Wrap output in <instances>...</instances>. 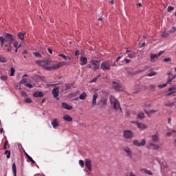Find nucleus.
Listing matches in <instances>:
<instances>
[{"instance_id":"34","label":"nucleus","mask_w":176,"mask_h":176,"mask_svg":"<svg viewBox=\"0 0 176 176\" xmlns=\"http://www.w3.org/2000/svg\"><path fill=\"white\" fill-rule=\"evenodd\" d=\"M99 78H101V74H98L96 78H93V80L91 81V83L97 82V80L99 79Z\"/></svg>"},{"instance_id":"10","label":"nucleus","mask_w":176,"mask_h":176,"mask_svg":"<svg viewBox=\"0 0 176 176\" xmlns=\"http://www.w3.org/2000/svg\"><path fill=\"white\" fill-rule=\"evenodd\" d=\"M176 93V85L171 87L168 89V92L166 94V97H170V96H173Z\"/></svg>"},{"instance_id":"58","label":"nucleus","mask_w":176,"mask_h":176,"mask_svg":"<svg viewBox=\"0 0 176 176\" xmlns=\"http://www.w3.org/2000/svg\"><path fill=\"white\" fill-rule=\"evenodd\" d=\"M0 63H6V60H5L4 58L0 57Z\"/></svg>"},{"instance_id":"7","label":"nucleus","mask_w":176,"mask_h":176,"mask_svg":"<svg viewBox=\"0 0 176 176\" xmlns=\"http://www.w3.org/2000/svg\"><path fill=\"white\" fill-rule=\"evenodd\" d=\"M5 38H6V42H9L10 45H12V42H13V41H14V39L16 38V36L9 34V33H6L5 34Z\"/></svg>"},{"instance_id":"35","label":"nucleus","mask_w":176,"mask_h":176,"mask_svg":"<svg viewBox=\"0 0 176 176\" xmlns=\"http://www.w3.org/2000/svg\"><path fill=\"white\" fill-rule=\"evenodd\" d=\"M168 35H170V32H166V31H164L162 34V36L163 38H166V36H168Z\"/></svg>"},{"instance_id":"5","label":"nucleus","mask_w":176,"mask_h":176,"mask_svg":"<svg viewBox=\"0 0 176 176\" xmlns=\"http://www.w3.org/2000/svg\"><path fill=\"white\" fill-rule=\"evenodd\" d=\"M123 137L126 140H131V138H134V133L130 130H125L123 132Z\"/></svg>"},{"instance_id":"43","label":"nucleus","mask_w":176,"mask_h":176,"mask_svg":"<svg viewBox=\"0 0 176 176\" xmlns=\"http://www.w3.org/2000/svg\"><path fill=\"white\" fill-rule=\"evenodd\" d=\"M79 164L82 168L85 167V162H83V160H80L79 161Z\"/></svg>"},{"instance_id":"8","label":"nucleus","mask_w":176,"mask_h":176,"mask_svg":"<svg viewBox=\"0 0 176 176\" xmlns=\"http://www.w3.org/2000/svg\"><path fill=\"white\" fill-rule=\"evenodd\" d=\"M145 144H146V140H145V139H142L141 140V142H138V140H134L133 141V144L135 146H144L145 145Z\"/></svg>"},{"instance_id":"13","label":"nucleus","mask_w":176,"mask_h":176,"mask_svg":"<svg viewBox=\"0 0 176 176\" xmlns=\"http://www.w3.org/2000/svg\"><path fill=\"white\" fill-rule=\"evenodd\" d=\"M163 53V52H160L159 54H151V63H155V61H156V59L159 58V57H160V55H162Z\"/></svg>"},{"instance_id":"38","label":"nucleus","mask_w":176,"mask_h":176,"mask_svg":"<svg viewBox=\"0 0 176 176\" xmlns=\"http://www.w3.org/2000/svg\"><path fill=\"white\" fill-rule=\"evenodd\" d=\"M0 42H1V45L3 46V45H5V38L0 36Z\"/></svg>"},{"instance_id":"28","label":"nucleus","mask_w":176,"mask_h":176,"mask_svg":"<svg viewBox=\"0 0 176 176\" xmlns=\"http://www.w3.org/2000/svg\"><path fill=\"white\" fill-rule=\"evenodd\" d=\"M25 35V33L19 32L18 34V38L19 39H21V41H24V36Z\"/></svg>"},{"instance_id":"29","label":"nucleus","mask_w":176,"mask_h":176,"mask_svg":"<svg viewBox=\"0 0 176 176\" xmlns=\"http://www.w3.org/2000/svg\"><path fill=\"white\" fill-rule=\"evenodd\" d=\"M141 171H143V173H145V174H148V175H153V174L151 170L145 168L141 169Z\"/></svg>"},{"instance_id":"55","label":"nucleus","mask_w":176,"mask_h":176,"mask_svg":"<svg viewBox=\"0 0 176 176\" xmlns=\"http://www.w3.org/2000/svg\"><path fill=\"white\" fill-rule=\"evenodd\" d=\"M144 107H146V108H149V107H151V103H148V102L145 103L144 104Z\"/></svg>"},{"instance_id":"46","label":"nucleus","mask_w":176,"mask_h":176,"mask_svg":"<svg viewBox=\"0 0 176 176\" xmlns=\"http://www.w3.org/2000/svg\"><path fill=\"white\" fill-rule=\"evenodd\" d=\"M33 54H34L35 57H42L39 52H33Z\"/></svg>"},{"instance_id":"64","label":"nucleus","mask_w":176,"mask_h":176,"mask_svg":"<svg viewBox=\"0 0 176 176\" xmlns=\"http://www.w3.org/2000/svg\"><path fill=\"white\" fill-rule=\"evenodd\" d=\"M170 78L173 79V80H174V79L176 78V75H172Z\"/></svg>"},{"instance_id":"50","label":"nucleus","mask_w":176,"mask_h":176,"mask_svg":"<svg viewBox=\"0 0 176 176\" xmlns=\"http://www.w3.org/2000/svg\"><path fill=\"white\" fill-rule=\"evenodd\" d=\"M156 72H151L149 74H147V76H155V75H156Z\"/></svg>"},{"instance_id":"24","label":"nucleus","mask_w":176,"mask_h":176,"mask_svg":"<svg viewBox=\"0 0 176 176\" xmlns=\"http://www.w3.org/2000/svg\"><path fill=\"white\" fill-rule=\"evenodd\" d=\"M52 125L54 127V129H56L57 126H58V120H57L56 118L54 119L52 122Z\"/></svg>"},{"instance_id":"53","label":"nucleus","mask_w":176,"mask_h":176,"mask_svg":"<svg viewBox=\"0 0 176 176\" xmlns=\"http://www.w3.org/2000/svg\"><path fill=\"white\" fill-rule=\"evenodd\" d=\"M164 61H165V63H170V61H171V58H164Z\"/></svg>"},{"instance_id":"59","label":"nucleus","mask_w":176,"mask_h":176,"mask_svg":"<svg viewBox=\"0 0 176 176\" xmlns=\"http://www.w3.org/2000/svg\"><path fill=\"white\" fill-rule=\"evenodd\" d=\"M14 47H17L19 46V42L17 41L14 42Z\"/></svg>"},{"instance_id":"6","label":"nucleus","mask_w":176,"mask_h":176,"mask_svg":"<svg viewBox=\"0 0 176 176\" xmlns=\"http://www.w3.org/2000/svg\"><path fill=\"white\" fill-rule=\"evenodd\" d=\"M112 86H113V89H114V90H116V91H123V90H124L123 86L122 85V84H120L119 82H116L113 81L112 82Z\"/></svg>"},{"instance_id":"51","label":"nucleus","mask_w":176,"mask_h":176,"mask_svg":"<svg viewBox=\"0 0 176 176\" xmlns=\"http://www.w3.org/2000/svg\"><path fill=\"white\" fill-rule=\"evenodd\" d=\"M28 159V160H30V162H31V163H32V164H35V162L32 160V157H31V156H29Z\"/></svg>"},{"instance_id":"22","label":"nucleus","mask_w":176,"mask_h":176,"mask_svg":"<svg viewBox=\"0 0 176 176\" xmlns=\"http://www.w3.org/2000/svg\"><path fill=\"white\" fill-rule=\"evenodd\" d=\"M151 140L153 142H159V135L158 134L152 135Z\"/></svg>"},{"instance_id":"54","label":"nucleus","mask_w":176,"mask_h":176,"mask_svg":"<svg viewBox=\"0 0 176 176\" xmlns=\"http://www.w3.org/2000/svg\"><path fill=\"white\" fill-rule=\"evenodd\" d=\"M168 12H172V10H174L173 7L169 6L167 9Z\"/></svg>"},{"instance_id":"32","label":"nucleus","mask_w":176,"mask_h":176,"mask_svg":"<svg viewBox=\"0 0 176 176\" xmlns=\"http://www.w3.org/2000/svg\"><path fill=\"white\" fill-rule=\"evenodd\" d=\"M174 133H176V130L173 129L170 132L166 133L167 137H171Z\"/></svg>"},{"instance_id":"42","label":"nucleus","mask_w":176,"mask_h":176,"mask_svg":"<svg viewBox=\"0 0 176 176\" xmlns=\"http://www.w3.org/2000/svg\"><path fill=\"white\" fill-rule=\"evenodd\" d=\"M10 45H11L10 43H9L8 45H6V50L8 52H10V49H12V47Z\"/></svg>"},{"instance_id":"19","label":"nucleus","mask_w":176,"mask_h":176,"mask_svg":"<svg viewBox=\"0 0 176 176\" xmlns=\"http://www.w3.org/2000/svg\"><path fill=\"white\" fill-rule=\"evenodd\" d=\"M80 65H86L87 64V58L86 56H81L80 58Z\"/></svg>"},{"instance_id":"60","label":"nucleus","mask_w":176,"mask_h":176,"mask_svg":"<svg viewBox=\"0 0 176 176\" xmlns=\"http://www.w3.org/2000/svg\"><path fill=\"white\" fill-rule=\"evenodd\" d=\"M48 52L50 54H53V50L50 48H48Z\"/></svg>"},{"instance_id":"52","label":"nucleus","mask_w":176,"mask_h":176,"mask_svg":"<svg viewBox=\"0 0 176 176\" xmlns=\"http://www.w3.org/2000/svg\"><path fill=\"white\" fill-rule=\"evenodd\" d=\"M0 79H1V80H6L8 77L6 76H2L0 77Z\"/></svg>"},{"instance_id":"62","label":"nucleus","mask_w":176,"mask_h":176,"mask_svg":"<svg viewBox=\"0 0 176 176\" xmlns=\"http://www.w3.org/2000/svg\"><path fill=\"white\" fill-rule=\"evenodd\" d=\"M79 54H80L79 51H78V50H76V51L75 52V56H79Z\"/></svg>"},{"instance_id":"16","label":"nucleus","mask_w":176,"mask_h":176,"mask_svg":"<svg viewBox=\"0 0 176 176\" xmlns=\"http://www.w3.org/2000/svg\"><path fill=\"white\" fill-rule=\"evenodd\" d=\"M142 86L141 85H135L133 89H132V93L133 94H137V93H140L141 91Z\"/></svg>"},{"instance_id":"36","label":"nucleus","mask_w":176,"mask_h":176,"mask_svg":"<svg viewBox=\"0 0 176 176\" xmlns=\"http://www.w3.org/2000/svg\"><path fill=\"white\" fill-rule=\"evenodd\" d=\"M173 82V78L171 76H168L167 81H166V85H170Z\"/></svg>"},{"instance_id":"9","label":"nucleus","mask_w":176,"mask_h":176,"mask_svg":"<svg viewBox=\"0 0 176 176\" xmlns=\"http://www.w3.org/2000/svg\"><path fill=\"white\" fill-rule=\"evenodd\" d=\"M132 123H135L138 127V129H139V130H145V129H148V126L143 123L139 122L138 121H134L132 122Z\"/></svg>"},{"instance_id":"23","label":"nucleus","mask_w":176,"mask_h":176,"mask_svg":"<svg viewBox=\"0 0 176 176\" xmlns=\"http://www.w3.org/2000/svg\"><path fill=\"white\" fill-rule=\"evenodd\" d=\"M43 96H44V94H43V92H42V91H36L33 94V97H36V98L43 97Z\"/></svg>"},{"instance_id":"15","label":"nucleus","mask_w":176,"mask_h":176,"mask_svg":"<svg viewBox=\"0 0 176 176\" xmlns=\"http://www.w3.org/2000/svg\"><path fill=\"white\" fill-rule=\"evenodd\" d=\"M85 167L89 170V171L92 170L91 160L89 159L85 160Z\"/></svg>"},{"instance_id":"14","label":"nucleus","mask_w":176,"mask_h":176,"mask_svg":"<svg viewBox=\"0 0 176 176\" xmlns=\"http://www.w3.org/2000/svg\"><path fill=\"white\" fill-rule=\"evenodd\" d=\"M91 64H92V65H94V71H97V69H100V61L91 60Z\"/></svg>"},{"instance_id":"44","label":"nucleus","mask_w":176,"mask_h":176,"mask_svg":"<svg viewBox=\"0 0 176 176\" xmlns=\"http://www.w3.org/2000/svg\"><path fill=\"white\" fill-rule=\"evenodd\" d=\"M25 83H27V78H23V79L20 81V84H21V85H24Z\"/></svg>"},{"instance_id":"3","label":"nucleus","mask_w":176,"mask_h":176,"mask_svg":"<svg viewBox=\"0 0 176 176\" xmlns=\"http://www.w3.org/2000/svg\"><path fill=\"white\" fill-rule=\"evenodd\" d=\"M111 67H112V60H104L100 65V68L102 71H109Z\"/></svg>"},{"instance_id":"39","label":"nucleus","mask_w":176,"mask_h":176,"mask_svg":"<svg viewBox=\"0 0 176 176\" xmlns=\"http://www.w3.org/2000/svg\"><path fill=\"white\" fill-rule=\"evenodd\" d=\"M14 72H15L14 68L11 67V69H10V76H14Z\"/></svg>"},{"instance_id":"31","label":"nucleus","mask_w":176,"mask_h":176,"mask_svg":"<svg viewBox=\"0 0 176 176\" xmlns=\"http://www.w3.org/2000/svg\"><path fill=\"white\" fill-rule=\"evenodd\" d=\"M59 57H62V58H64V60H71V58L69 56H67L64 55L63 54H60L58 55Z\"/></svg>"},{"instance_id":"63","label":"nucleus","mask_w":176,"mask_h":176,"mask_svg":"<svg viewBox=\"0 0 176 176\" xmlns=\"http://www.w3.org/2000/svg\"><path fill=\"white\" fill-rule=\"evenodd\" d=\"M146 69H148L147 66H146V67H144V69L140 70L139 72H144V71H146Z\"/></svg>"},{"instance_id":"33","label":"nucleus","mask_w":176,"mask_h":176,"mask_svg":"<svg viewBox=\"0 0 176 176\" xmlns=\"http://www.w3.org/2000/svg\"><path fill=\"white\" fill-rule=\"evenodd\" d=\"M155 112H157V110H150L148 111H145V113L147 114V115H152V113H155Z\"/></svg>"},{"instance_id":"57","label":"nucleus","mask_w":176,"mask_h":176,"mask_svg":"<svg viewBox=\"0 0 176 176\" xmlns=\"http://www.w3.org/2000/svg\"><path fill=\"white\" fill-rule=\"evenodd\" d=\"M124 61H125L126 64H130L131 60L130 59L125 58Z\"/></svg>"},{"instance_id":"61","label":"nucleus","mask_w":176,"mask_h":176,"mask_svg":"<svg viewBox=\"0 0 176 176\" xmlns=\"http://www.w3.org/2000/svg\"><path fill=\"white\" fill-rule=\"evenodd\" d=\"M120 58H122V56H118L116 60V63H118L119 60H120Z\"/></svg>"},{"instance_id":"25","label":"nucleus","mask_w":176,"mask_h":176,"mask_svg":"<svg viewBox=\"0 0 176 176\" xmlns=\"http://www.w3.org/2000/svg\"><path fill=\"white\" fill-rule=\"evenodd\" d=\"M12 171L14 176H17V168L16 167V163L12 164Z\"/></svg>"},{"instance_id":"21","label":"nucleus","mask_w":176,"mask_h":176,"mask_svg":"<svg viewBox=\"0 0 176 176\" xmlns=\"http://www.w3.org/2000/svg\"><path fill=\"white\" fill-rule=\"evenodd\" d=\"M62 108H63L64 109H67V111H71V109H72V106L68 104L66 102H63L62 103Z\"/></svg>"},{"instance_id":"4","label":"nucleus","mask_w":176,"mask_h":176,"mask_svg":"<svg viewBox=\"0 0 176 176\" xmlns=\"http://www.w3.org/2000/svg\"><path fill=\"white\" fill-rule=\"evenodd\" d=\"M108 102V98L105 96H102L100 100L98 102L97 105L100 107L102 109H104L105 107H107V104Z\"/></svg>"},{"instance_id":"17","label":"nucleus","mask_w":176,"mask_h":176,"mask_svg":"<svg viewBox=\"0 0 176 176\" xmlns=\"http://www.w3.org/2000/svg\"><path fill=\"white\" fill-rule=\"evenodd\" d=\"M151 148H153L155 151H157L160 146L159 145H156L153 143H149L148 145L147 146L148 149H151Z\"/></svg>"},{"instance_id":"41","label":"nucleus","mask_w":176,"mask_h":176,"mask_svg":"<svg viewBox=\"0 0 176 176\" xmlns=\"http://www.w3.org/2000/svg\"><path fill=\"white\" fill-rule=\"evenodd\" d=\"M25 102L27 103V104H31V102H32V100L31 98H26Z\"/></svg>"},{"instance_id":"49","label":"nucleus","mask_w":176,"mask_h":176,"mask_svg":"<svg viewBox=\"0 0 176 176\" xmlns=\"http://www.w3.org/2000/svg\"><path fill=\"white\" fill-rule=\"evenodd\" d=\"M149 89H150V90H155V89H156V85H151L149 86Z\"/></svg>"},{"instance_id":"40","label":"nucleus","mask_w":176,"mask_h":176,"mask_svg":"<svg viewBox=\"0 0 176 176\" xmlns=\"http://www.w3.org/2000/svg\"><path fill=\"white\" fill-rule=\"evenodd\" d=\"M175 31H176V28L173 27L168 32H169V34H173V32H175Z\"/></svg>"},{"instance_id":"47","label":"nucleus","mask_w":176,"mask_h":176,"mask_svg":"<svg viewBox=\"0 0 176 176\" xmlns=\"http://www.w3.org/2000/svg\"><path fill=\"white\" fill-rule=\"evenodd\" d=\"M21 96L22 97H27V93H25L24 91H21Z\"/></svg>"},{"instance_id":"2","label":"nucleus","mask_w":176,"mask_h":176,"mask_svg":"<svg viewBox=\"0 0 176 176\" xmlns=\"http://www.w3.org/2000/svg\"><path fill=\"white\" fill-rule=\"evenodd\" d=\"M110 102L112 107H113L116 111H118L119 112H122V108H120V104H119V101L114 96H110Z\"/></svg>"},{"instance_id":"11","label":"nucleus","mask_w":176,"mask_h":176,"mask_svg":"<svg viewBox=\"0 0 176 176\" xmlns=\"http://www.w3.org/2000/svg\"><path fill=\"white\" fill-rule=\"evenodd\" d=\"M122 149L126 153L128 157L133 159V151H131V149H130L129 146H124Z\"/></svg>"},{"instance_id":"48","label":"nucleus","mask_w":176,"mask_h":176,"mask_svg":"<svg viewBox=\"0 0 176 176\" xmlns=\"http://www.w3.org/2000/svg\"><path fill=\"white\" fill-rule=\"evenodd\" d=\"M25 85L26 86V87H28L29 89H32V87H34V85L29 83H26Z\"/></svg>"},{"instance_id":"1","label":"nucleus","mask_w":176,"mask_h":176,"mask_svg":"<svg viewBox=\"0 0 176 176\" xmlns=\"http://www.w3.org/2000/svg\"><path fill=\"white\" fill-rule=\"evenodd\" d=\"M36 64L42 67L47 71H53V69H58L59 68L64 67V65H67V62H59L52 67H49V65H50V62L49 60H36Z\"/></svg>"},{"instance_id":"26","label":"nucleus","mask_w":176,"mask_h":176,"mask_svg":"<svg viewBox=\"0 0 176 176\" xmlns=\"http://www.w3.org/2000/svg\"><path fill=\"white\" fill-rule=\"evenodd\" d=\"M63 119L65 120V122H72V117L69 116V115H65L63 116Z\"/></svg>"},{"instance_id":"27","label":"nucleus","mask_w":176,"mask_h":176,"mask_svg":"<svg viewBox=\"0 0 176 176\" xmlns=\"http://www.w3.org/2000/svg\"><path fill=\"white\" fill-rule=\"evenodd\" d=\"M145 118V114L144 112H139L137 116V119H144Z\"/></svg>"},{"instance_id":"20","label":"nucleus","mask_w":176,"mask_h":176,"mask_svg":"<svg viewBox=\"0 0 176 176\" xmlns=\"http://www.w3.org/2000/svg\"><path fill=\"white\" fill-rule=\"evenodd\" d=\"M126 53L128 54V57H129V58H135V56H137L135 52H131V51L129 50H126Z\"/></svg>"},{"instance_id":"45","label":"nucleus","mask_w":176,"mask_h":176,"mask_svg":"<svg viewBox=\"0 0 176 176\" xmlns=\"http://www.w3.org/2000/svg\"><path fill=\"white\" fill-rule=\"evenodd\" d=\"M167 86V84H163V85H158V87H159V89H163V88H164V87H166Z\"/></svg>"},{"instance_id":"30","label":"nucleus","mask_w":176,"mask_h":176,"mask_svg":"<svg viewBox=\"0 0 176 176\" xmlns=\"http://www.w3.org/2000/svg\"><path fill=\"white\" fill-rule=\"evenodd\" d=\"M87 97V94H86L85 92H83L82 94L79 96V100H86Z\"/></svg>"},{"instance_id":"12","label":"nucleus","mask_w":176,"mask_h":176,"mask_svg":"<svg viewBox=\"0 0 176 176\" xmlns=\"http://www.w3.org/2000/svg\"><path fill=\"white\" fill-rule=\"evenodd\" d=\"M60 88L58 87H56L52 89V94L53 95V97L54 98H56V100H58V94L60 93Z\"/></svg>"},{"instance_id":"56","label":"nucleus","mask_w":176,"mask_h":176,"mask_svg":"<svg viewBox=\"0 0 176 176\" xmlns=\"http://www.w3.org/2000/svg\"><path fill=\"white\" fill-rule=\"evenodd\" d=\"M65 87L66 90H69V89H71V85H69V84H66Z\"/></svg>"},{"instance_id":"18","label":"nucleus","mask_w":176,"mask_h":176,"mask_svg":"<svg viewBox=\"0 0 176 176\" xmlns=\"http://www.w3.org/2000/svg\"><path fill=\"white\" fill-rule=\"evenodd\" d=\"M97 98H98V94H94L91 102L93 107H96L97 105Z\"/></svg>"},{"instance_id":"37","label":"nucleus","mask_w":176,"mask_h":176,"mask_svg":"<svg viewBox=\"0 0 176 176\" xmlns=\"http://www.w3.org/2000/svg\"><path fill=\"white\" fill-rule=\"evenodd\" d=\"M4 155H7V159H10V151L6 150Z\"/></svg>"}]
</instances>
